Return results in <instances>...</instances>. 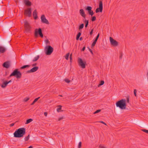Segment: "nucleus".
Segmentation results:
<instances>
[{
  "instance_id": "obj_22",
  "label": "nucleus",
  "mask_w": 148,
  "mask_h": 148,
  "mask_svg": "<svg viewBox=\"0 0 148 148\" xmlns=\"http://www.w3.org/2000/svg\"><path fill=\"white\" fill-rule=\"evenodd\" d=\"M30 66V65H24V66H22V67H21L20 68V69H24L27 67H29Z\"/></svg>"
},
{
  "instance_id": "obj_43",
  "label": "nucleus",
  "mask_w": 148,
  "mask_h": 148,
  "mask_svg": "<svg viewBox=\"0 0 148 148\" xmlns=\"http://www.w3.org/2000/svg\"><path fill=\"white\" fill-rule=\"evenodd\" d=\"M88 48L89 49V51H90V52L91 53L92 55H93V52L92 51V50L91 49H90V48H89V47H88Z\"/></svg>"
},
{
  "instance_id": "obj_47",
  "label": "nucleus",
  "mask_w": 148,
  "mask_h": 148,
  "mask_svg": "<svg viewBox=\"0 0 148 148\" xmlns=\"http://www.w3.org/2000/svg\"><path fill=\"white\" fill-rule=\"evenodd\" d=\"M122 56H123V54H122V53H121L120 54V56H119V58L120 59H122Z\"/></svg>"
},
{
  "instance_id": "obj_24",
  "label": "nucleus",
  "mask_w": 148,
  "mask_h": 148,
  "mask_svg": "<svg viewBox=\"0 0 148 148\" xmlns=\"http://www.w3.org/2000/svg\"><path fill=\"white\" fill-rule=\"evenodd\" d=\"M33 121V119H27L26 121V124H27L32 122Z\"/></svg>"
},
{
  "instance_id": "obj_16",
  "label": "nucleus",
  "mask_w": 148,
  "mask_h": 148,
  "mask_svg": "<svg viewBox=\"0 0 148 148\" xmlns=\"http://www.w3.org/2000/svg\"><path fill=\"white\" fill-rule=\"evenodd\" d=\"M24 2L27 6H30L32 4L31 2L28 0H24Z\"/></svg>"
},
{
  "instance_id": "obj_23",
  "label": "nucleus",
  "mask_w": 148,
  "mask_h": 148,
  "mask_svg": "<svg viewBox=\"0 0 148 148\" xmlns=\"http://www.w3.org/2000/svg\"><path fill=\"white\" fill-rule=\"evenodd\" d=\"M84 22L85 23V27H87L88 24V21L87 20H85L84 21Z\"/></svg>"
},
{
  "instance_id": "obj_3",
  "label": "nucleus",
  "mask_w": 148,
  "mask_h": 148,
  "mask_svg": "<svg viewBox=\"0 0 148 148\" xmlns=\"http://www.w3.org/2000/svg\"><path fill=\"white\" fill-rule=\"evenodd\" d=\"M21 73L20 71H18V69H16L10 75V77L12 76H14L16 78L18 79L21 78Z\"/></svg>"
},
{
  "instance_id": "obj_10",
  "label": "nucleus",
  "mask_w": 148,
  "mask_h": 148,
  "mask_svg": "<svg viewBox=\"0 0 148 148\" xmlns=\"http://www.w3.org/2000/svg\"><path fill=\"white\" fill-rule=\"evenodd\" d=\"M99 7L97 8L95 12L96 13L98 12H101L103 10V3L101 1H99Z\"/></svg>"
},
{
  "instance_id": "obj_37",
  "label": "nucleus",
  "mask_w": 148,
  "mask_h": 148,
  "mask_svg": "<svg viewBox=\"0 0 148 148\" xmlns=\"http://www.w3.org/2000/svg\"><path fill=\"white\" fill-rule=\"evenodd\" d=\"M101 111V110H98L95 111L94 113V114H95L97 113H99V112H100Z\"/></svg>"
},
{
  "instance_id": "obj_59",
  "label": "nucleus",
  "mask_w": 148,
  "mask_h": 148,
  "mask_svg": "<svg viewBox=\"0 0 148 148\" xmlns=\"http://www.w3.org/2000/svg\"><path fill=\"white\" fill-rule=\"evenodd\" d=\"M147 78H148V72H147Z\"/></svg>"
},
{
  "instance_id": "obj_55",
  "label": "nucleus",
  "mask_w": 148,
  "mask_h": 148,
  "mask_svg": "<svg viewBox=\"0 0 148 148\" xmlns=\"http://www.w3.org/2000/svg\"><path fill=\"white\" fill-rule=\"evenodd\" d=\"M32 56H30L29 57V60H31L32 59Z\"/></svg>"
},
{
  "instance_id": "obj_15",
  "label": "nucleus",
  "mask_w": 148,
  "mask_h": 148,
  "mask_svg": "<svg viewBox=\"0 0 148 148\" xmlns=\"http://www.w3.org/2000/svg\"><path fill=\"white\" fill-rule=\"evenodd\" d=\"M79 13L84 18H85L86 17V14L84 11L83 9H81L79 10Z\"/></svg>"
},
{
  "instance_id": "obj_56",
  "label": "nucleus",
  "mask_w": 148,
  "mask_h": 148,
  "mask_svg": "<svg viewBox=\"0 0 148 148\" xmlns=\"http://www.w3.org/2000/svg\"><path fill=\"white\" fill-rule=\"evenodd\" d=\"M82 40V37H81L80 38L79 40Z\"/></svg>"
},
{
  "instance_id": "obj_36",
  "label": "nucleus",
  "mask_w": 148,
  "mask_h": 148,
  "mask_svg": "<svg viewBox=\"0 0 148 148\" xmlns=\"http://www.w3.org/2000/svg\"><path fill=\"white\" fill-rule=\"evenodd\" d=\"M142 131L143 132H144L147 134H148V130L146 129H142Z\"/></svg>"
},
{
  "instance_id": "obj_13",
  "label": "nucleus",
  "mask_w": 148,
  "mask_h": 148,
  "mask_svg": "<svg viewBox=\"0 0 148 148\" xmlns=\"http://www.w3.org/2000/svg\"><path fill=\"white\" fill-rule=\"evenodd\" d=\"M38 66H35L33 67L30 70L27 71V73H31L34 72L36 71L38 69Z\"/></svg>"
},
{
  "instance_id": "obj_1",
  "label": "nucleus",
  "mask_w": 148,
  "mask_h": 148,
  "mask_svg": "<svg viewBox=\"0 0 148 148\" xmlns=\"http://www.w3.org/2000/svg\"><path fill=\"white\" fill-rule=\"evenodd\" d=\"M25 128L22 127L16 130L14 133V136L15 138H21L23 137L25 133Z\"/></svg>"
},
{
  "instance_id": "obj_21",
  "label": "nucleus",
  "mask_w": 148,
  "mask_h": 148,
  "mask_svg": "<svg viewBox=\"0 0 148 148\" xmlns=\"http://www.w3.org/2000/svg\"><path fill=\"white\" fill-rule=\"evenodd\" d=\"M81 32H79L77 34V35L76 36V40H78L79 37H80V36L81 35Z\"/></svg>"
},
{
  "instance_id": "obj_30",
  "label": "nucleus",
  "mask_w": 148,
  "mask_h": 148,
  "mask_svg": "<svg viewBox=\"0 0 148 148\" xmlns=\"http://www.w3.org/2000/svg\"><path fill=\"white\" fill-rule=\"evenodd\" d=\"M62 107V106L60 105H59L58 106V107L59 108L57 109V111L58 112H60L59 110H60L61 109Z\"/></svg>"
},
{
  "instance_id": "obj_54",
  "label": "nucleus",
  "mask_w": 148,
  "mask_h": 148,
  "mask_svg": "<svg viewBox=\"0 0 148 148\" xmlns=\"http://www.w3.org/2000/svg\"><path fill=\"white\" fill-rule=\"evenodd\" d=\"M35 103V102L33 101V102L32 103H31V105H33Z\"/></svg>"
},
{
  "instance_id": "obj_53",
  "label": "nucleus",
  "mask_w": 148,
  "mask_h": 148,
  "mask_svg": "<svg viewBox=\"0 0 148 148\" xmlns=\"http://www.w3.org/2000/svg\"><path fill=\"white\" fill-rule=\"evenodd\" d=\"M37 64V63H34V64H33L32 65V66H35Z\"/></svg>"
},
{
  "instance_id": "obj_9",
  "label": "nucleus",
  "mask_w": 148,
  "mask_h": 148,
  "mask_svg": "<svg viewBox=\"0 0 148 148\" xmlns=\"http://www.w3.org/2000/svg\"><path fill=\"white\" fill-rule=\"evenodd\" d=\"M110 44L114 47H116L118 45V42L116 40L113 39L112 37H110Z\"/></svg>"
},
{
  "instance_id": "obj_29",
  "label": "nucleus",
  "mask_w": 148,
  "mask_h": 148,
  "mask_svg": "<svg viewBox=\"0 0 148 148\" xmlns=\"http://www.w3.org/2000/svg\"><path fill=\"white\" fill-rule=\"evenodd\" d=\"M104 81H103V80L101 81L100 82V84H99L98 85V86L99 87L100 86H101V85H103L104 84Z\"/></svg>"
},
{
  "instance_id": "obj_60",
  "label": "nucleus",
  "mask_w": 148,
  "mask_h": 148,
  "mask_svg": "<svg viewBox=\"0 0 148 148\" xmlns=\"http://www.w3.org/2000/svg\"><path fill=\"white\" fill-rule=\"evenodd\" d=\"M59 96H60V97H62V95H59Z\"/></svg>"
},
{
  "instance_id": "obj_42",
  "label": "nucleus",
  "mask_w": 148,
  "mask_h": 148,
  "mask_svg": "<svg viewBox=\"0 0 148 148\" xmlns=\"http://www.w3.org/2000/svg\"><path fill=\"white\" fill-rule=\"evenodd\" d=\"M93 29H92L90 31V35H92L93 34Z\"/></svg>"
},
{
  "instance_id": "obj_25",
  "label": "nucleus",
  "mask_w": 148,
  "mask_h": 148,
  "mask_svg": "<svg viewBox=\"0 0 148 148\" xmlns=\"http://www.w3.org/2000/svg\"><path fill=\"white\" fill-rule=\"evenodd\" d=\"M97 42V41H96V40H95L93 42H92V44L91 45V47L92 48V47H94L95 45Z\"/></svg>"
},
{
  "instance_id": "obj_49",
  "label": "nucleus",
  "mask_w": 148,
  "mask_h": 148,
  "mask_svg": "<svg viewBox=\"0 0 148 148\" xmlns=\"http://www.w3.org/2000/svg\"><path fill=\"white\" fill-rule=\"evenodd\" d=\"M14 123H12L10 125V127H12L14 125Z\"/></svg>"
},
{
  "instance_id": "obj_33",
  "label": "nucleus",
  "mask_w": 148,
  "mask_h": 148,
  "mask_svg": "<svg viewBox=\"0 0 148 148\" xmlns=\"http://www.w3.org/2000/svg\"><path fill=\"white\" fill-rule=\"evenodd\" d=\"M29 99V98L26 97L24 99V101L25 102H26Z\"/></svg>"
},
{
  "instance_id": "obj_57",
  "label": "nucleus",
  "mask_w": 148,
  "mask_h": 148,
  "mask_svg": "<svg viewBox=\"0 0 148 148\" xmlns=\"http://www.w3.org/2000/svg\"><path fill=\"white\" fill-rule=\"evenodd\" d=\"M33 148V147L32 146H30L28 147V148Z\"/></svg>"
},
{
  "instance_id": "obj_8",
  "label": "nucleus",
  "mask_w": 148,
  "mask_h": 148,
  "mask_svg": "<svg viewBox=\"0 0 148 148\" xmlns=\"http://www.w3.org/2000/svg\"><path fill=\"white\" fill-rule=\"evenodd\" d=\"M24 14L29 17L32 15V10L31 8H28L24 10Z\"/></svg>"
},
{
  "instance_id": "obj_11",
  "label": "nucleus",
  "mask_w": 148,
  "mask_h": 148,
  "mask_svg": "<svg viewBox=\"0 0 148 148\" xmlns=\"http://www.w3.org/2000/svg\"><path fill=\"white\" fill-rule=\"evenodd\" d=\"M41 22L43 23L47 24H49V23L48 20L46 18L44 15H42L41 17Z\"/></svg>"
},
{
  "instance_id": "obj_51",
  "label": "nucleus",
  "mask_w": 148,
  "mask_h": 148,
  "mask_svg": "<svg viewBox=\"0 0 148 148\" xmlns=\"http://www.w3.org/2000/svg\"><path fill=\"white\" fill-rule=\"evenodd\" d=\"M44 115L45 116H46L47 115V112H45L44 113Z\"/></svg>"
},
{
  "instance_id": "obj_46",
  "label": "nucleus",
  "mask_w": 148,
  "mask_h": 148,
  "mask_svg": "<svg viewBox=\"0 0 148 148\" xmlns=\"http://www.w3.org/2000/svg\"><path fill=\"white\" fill-rule=\"evenodd\" d=\"M45 43L46 44H47V43H49V40H47V39L45 41Z\"/></svg>"
},
{
  "instance_id": "obj_40",
  "label": "nucleus",
  "mask_w": 148,
  "mask_h": 148,
  "mask_svg": "<svg viewBox=\"0 0 148 148\" xmlns=\"http://www.w3.org/2000/svg\"><path fill=\"white\" fill-rule=\"evenodd\" d=\"M3 15V12L0 11V16H2Z\"/></svg>"
},
{
  "instance_id": "obj_12",
  "label": "nucleus",
  "mask_w": 148,
  "mask_h": 148,
  "mask_svg": "<svg viewBox=\"0 0 148 148\" xmlns=\"http://www.w3.org/2000/svg\"><path fill=\"white\" fill-rule=\"evenodd\" d=\"M92 7L90 6H88L86 8V10L88 12L89 14L91 16H92L94 14V13L93 11L92 10Z\"/></svg>"
},
{
  "instance_id": "obj_18",
  "label": "nucleus",
  "mask_w": 148,
  "mask_h": 148,
  "mask_svg": "<svg viewBox=\"0 0 148 148\" xmlns=\"http://www.w3.org/2000/svg\"><path fill=\"white\" fill-rule=\"evenodd\" d=\"M6 49L4 47L2 46H0V52L1 53H3L6 51Z\"/></svg>"
},
{
  "instance_id": "obj_61",
  "label": "nucleus",
  "mask_w": 148,
  "mask_h": 148,
  "mask_svg": "<svg viewBox=\"0 0 148 148\" xmlns=\"http://www.w3.org/2000/svg\"><path fill=\"white\" fill-rule=\"evenodd\" d=\"M2 80H3V81L4 80V79H2Z\"/></svg>"
},
{
  "instance_id": "obj_27",
  "label": "nucleus",
  "mask_w": 148,
  "mask_h": 148,
  "mask_svg": "<svg viewBox=\"0 0 148 148\" xmlns=\"http://www.w3.org/2000/svg\"><path fill=\"white\" fill-rule=\"evenodd\" d=\"M69 55H70V53H68L65 56V58L66 60H68Z\"/></svg>"
},
{
  "instance_id": "obj_17",
  "label": "nucleus",
  "mask_w": 148,
  "mask_h": 148,
  "mask_svg": "<svg viewBox=\"0 0 148 148\" xmlns=\"http://www.w3.org/2000/svg\"><path fill=\"white\" fill-rule=\"evenodd\" d=\"M33 16L34 19H36L38 18L37 16V12L36 10H35L33 13Z\"/></svg>"
},
{
  "instance_id": "obj_48",
  "label": "nucleus",
  "mask_w": 148,
  "mask_h": 148,
  "mask_svg": "<svg viewBox=\"0 0 148 148\" xmlns=\"http://www.w3.org/2000/svg\"><path fill=\"white\" fill-rule=\"evenodd\" d=\"M63 119V117H60L59 118V119H58V120L59 121H60V120H61Z\"/></svg>"
},
{
  "instance_id": "obj_28",
  "label": "nucleus",
  "mask_w": 148,
  "mask_h": 148,
  "mask_svg": "<svg viewBox=\"0 0 148 148\" xmlns=\"http://www.w3.org/2000/svg\"><path fill=\"white\" fill-rule=\"evenodd\" d=\"M29 134L26 137L24 138L25 140V141H27L29 139Z\"/></svg>"
},
{
  "instance_id": "obj_19",
  "label": "nucleus",
  "mask_w": 148,
  "mask_h": 148,
  "mask_svg": "<svg viewBox=\"0 0 148 148\" xmlns=\"http://www.w3.org/2000/svg\"><path fill=\"white\" fill-rule=\"evenodd\" d=\"M8 84V81H7L4 82L1 85V86L2 88H5L6 87Z\"/></svg>"
},
{
  "instance_id": "obj_52",
  "label": "nucleus",
  "mask_w": 148,
  "mask_h": 148,
  "mask_svg": "<svg viewBox=\"0 0 148 148\" xmlns=\"http://www.w3.org/2000/svg\"><path fill=\"white\" fill-rule=\"evenodd\" d=\"M85 47H83L82 49V51H83L85 50Z\"/></svg>"
},
{
  "instance_id": "obj_6",
  "label": "nucleus",
  "mask_w": 148,
  "mask_h": 148,
  "mask_svg": "<svg viewBox=\"0 0 148 148\" xmlns=\"http://www.w3.org/2000/svg\"><path fill=\"white\" fill-rule=\"evenodd\" d=\"M78 63L79 66L81 67L83 69L85 68L86 62L85 60L83 61L81 58H78Z\"/></svg>"
},
{
  "instance_id": "obj_20",
  "label": "nucleus",
  "mask_w": 148,
  "mask_h": 148,
  "mask_svg": "<svg viewBox=\"0 0 148 148\" xmlns=\"http://www.w3.org/2000/svg\"><path fill=\"white\" fill-rule=\"evenodd\" d=\"M39 58H40V56L39 55H38V56H36V57H35L34 58V59L32 60V61L33 62H34L36 61L39 59Z\"/></svg>"
},
{
  "instance_id": "obj_34",
  "label": "nucleus",
  "mask_w": 148,
  "mask_h": 148,
  "mask_svg": "<svg viewBox=\"0 0 148 148\" xmlns=\"http://www.w3.org/2000/svg\"><path fill=\"white\" fill-rule=\"evenodd\" d=\"M81 145H82V142H80L79 143L78 146V148H81Z\"/></svg>"
},
{
  "instance_id": "obj_35",
  "label": "nucleus",
  "mask_w": 148,
  "mask_h": 148,
  "mask_svg": "<svg viewBox=\"0 0 148 148\" xmlns=\"http://www.w3.org/2000/svg\"><path fill=\"white\" fill-rule=\"evenodd\" d=\"M99 33L97 35V36H96L95 38V40H96V41H97L99 37Z\"/></svg>"
},
{
  "instance_id": "obj_41",
  "label": "nucleus",
  "mask_w": 148,
  "mask_h": 148,
  "mask_svg": "<svg viewBox=\"0 0 148 148\" xmlns=\"http://www.w3.org/2000/svg\"><path fill=\"white\" fill-rule=\"evenodd\" d=\"M40 98V97H38L37 98H36V99H35L34 100V101L35 103L38 100V99Z\"/></svg>"
},
{
  "instance_id": "obj_26",
  "label": "nucleus",
  "mask_w": 148,
  "mask_h": 148,
  "mask_svg": "<svg viewBox=\"0 0 148 148\" xmlns=\"http://www.w3.org/2000/svg\"><path fill=\"white\" fill-rule=\"evenodd\" d=\"M84 27V24L83 23H82V24H81L79 26V29L80 30V29H82V28H83Z\"/></svg>"
},
{
  "instance_id": "obj_5",
  "label": "nucleus",
  "mask_w": 148,
  "mask_h": 148,
  "mask_svg": "<svg viewBox=\"0 0 148 148\" xmlns=\"http://www.w3.org/2000/svg\"><path fill=\"white\" fill-rule=\"evenodd\" d=\"M42 38L43 37V35L42 33V29L40 28L36 29L35 30L34 36L35 37H37L38 35Z\"/></svg>"
},
{
  "instance_id": "obj_31",
  "label": "nucleus",
  "mask_w": 148,
  "mask_h": 148,
  "mask_svg": "<svg viewBox=\"0 0 148 148\" xmlns=\"http://www.w3.org/2000/svg\"><path fill=\"white\" fill-rule=\"evenodd\" d=\"M96 20V17L95 16H92L91 18V21H94Z\"/></svg>"
},
{
  "instance_id": "obj_14",
  "label": "nucleus",
  "mask_w": 148,
  "mask_h": 148,
  "mask_svg": "<svg viewBox=\"0 0 148 148\" xmlns=\"http://www.w3.org/2000/svg\"><path fill=\"white\" fill-rule=\"evenodd\" d=\"M10 65V62L7 61L4 62L2 64L3 66L6 68H9Z\"/></svg>"
},
{
  "instance_id": "obj_39",
  "label": "nucleus",
  "mask_w": 148,
  "mask_h": 148,
  "mask_svg": "<svg viewBox=\"0 0 148 148\" xmlns=\"http://www.w3.org/2000/svg\"><path fill=\"white\" fill-rule=\"evenodd\" d=\"M136 92H137V91H136V90L134 89V95L136 97Z\"/></svg>"
},
{
  "instance_id": "obj_7",
  "label": "nucleus",
  "mask_w": 148,
  "mask_h": 148,
  "mask_svg": "<svg viewBox=\"0 0 148 148\" xmlns=\"http://www.w3.org/2000/svg\"><path fill=\"white\" fill-rule=\"evenodd\" d=\"M25 28L26 32H29L31 28L29 23L27 21L24 22Z\"/></svg>"
},
{
  "instance_id": "obj_58",
  "label": "nucleus",
  "mask_w": 148,
  "mask_h": 148,
  "mask_svg": "<svg viewBox=\"0 0 148 148\" xmlns=\"http://www.w3.org/2000/svg\"><path fill=\"white\" fill-rule=\"evenodd\" d=\"M11 82V80H10L8 82V83H9L10 82Z\"/></svg>"
},
{
  "instance_id": "obj_50",
  "label": "nucleus",
  "mask_w": 148,
  "mask_h": 148,
  "mask_svg": "<svg viewBox=\"0 0 148 148\" xmlns=\"http://www.w3.org/2000/svg\"><path fill=\"white\" fill-rule=\"evenodd\" d=\"M99 148H106V147H104V146H102L101 145H100L99 146Z\"/></svg>"
},
{
  "instance_id": "obj_38",
  "label": "nucleus",
  "mask_w": 148,
  "mask_h": 148,
  "mask_svg": "<svg viewBox=\"0 0 148 148\" xmlns=\"http://www.w3.org/2000/svg\"><path fill=\"white\" fill-rule=\"evenodd\" d=\"M72 54H71L70 55V62H72Z\"/></svg>"
},
{
  "instance_id": "obj_4",
  "label": "nucleus",
  "mask_w": 148,
  "mask_h": 148,
  "mask_svg": "<svg viewBox=\"0 0 148 148\" xmlns=\"http://www.w3.org/2000/svg\"><path fill=\"white\" fill-rule=\"evenodd\" d=\"M44 50L47 55H50L53 51V49L51 46L47 45L45 47Z\"/></svg>"
},
{
  "instance_id": "obj_32",
  "label": "nucleus",
  "mask_w": 148,
  "mask_h": 148,
  "mask_svg": "<svg viewBox=\"0 0 148 148\" xmlns=\"http://www.w3.org/2000/svg\"><path fill=\"white\" fill-rule=\"evenodd\" d=\"M64 81L66 83H68L70 82V81L68 79H64Z\"/></svg>"
},
{
  "instance_id": "obj_45",
  "label": "nucleus",
  "mask_w": 148,
  "mask_h": 148,
  "mask_svg": "<svg viewBox=\"0 0 148 148\" xmlns=\"http://www.w3.org/2000/svg\"><path fill=\"white\" fill-rule=\"evenodd\" d=\"M127 103H129V97H128L127 99Z\"/></svg>"
},
{
  "instance_id": "obj_44",
  "label": "nucleus",
  "mask_w": 148,
  "mask_h": 148,
  "mask_svg": "<svg viewBox=\"0 0 148 148\" xmlns=\"http://www.w3.org/2000/svg\"><path fill=\"white\" fill-rule=\"evenodd\" d=\"M99 122H100V123H102V124H104V125H107L106 124V123H105L103 121H100Z\"/></svg>"
},
{
  "instance_id": "obj_2",
  "label": "nucleus",
  "mask_w": 148,
  "mask_h": 148,
  "mask_svg": "<svg viewBox=\"0 0 148 148\" xmlns=\"http://www.w3.org/2000/svg\"><path fill=\"white\" fill-rule=\"evenodd\" d=\"M117 107L121 110L125 109L126 108V100L125 99H122L117 101L116 103Z\"/></svg>"
}]
</instances>
